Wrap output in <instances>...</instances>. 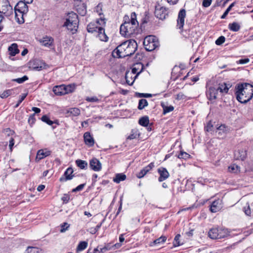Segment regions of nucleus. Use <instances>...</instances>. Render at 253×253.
Instances as JSON below:
<instances>
[{
	"label": "nucleus",
	"instance_id": "obj_1",
	"mask_svg": "<svg viewBox=\"0 0 253 253\" xmlns=\"http://www.w3.org/2000/svg\"><path fill=\"white\" fill-rule=\"evenodd\" d=\"M137 44L134 40L124 42L118 45L112 52L114 58H124L132 55L136 50Z\"/></svg>",
	"mask_w": 253,
	"mask_h": 253
},
{
	"label": "nucleus",
	"instance_id": "obj_2",
	"mask_svg": "<svg viewBox=\"0 0 253 253\" xmlns=\"http://www.w3.org/2000/svg\"><path fill=\"white\" fill-rule=\"evenodd\" d=\"M235 94L239 102L246 104L253 97V85L249 83L238 84L235 86Z\"/></svg>",
	"mask_w": 253,
	"mask_h": 253
},
{
	"label": "nucleus",
	"instance_id": "obj_3",
	"mask_svg": "<svg viewBox=\"0 0 253 253\" xmlns=\"http://www.w3.org/2000/svg\"><path fill=\"white\" fill-rule=\"evenodd\" d=\"M138 27L136 14L133 12L131 13L130 19L127 15L124 16V22L120 26V32H135Z\"/></svg>",
	"mask_w": 253,
	"mask_h": 253
},
{
	"label": "nucleus",
	"instance_id": "obj_4",
	"mask_svg": "<svg viewBox=\"0 0 253 253\" xmlns=\"http://www.w3.org/2000/svg\"><path fill=\"white\" fill-rule=\"evenodd\" d=\"M78 23V15L74 12H71L68 13L66 21L62 26L65 27L68 30L77 32Z\"/></svg>",
	"mask_w": 253,
	"mask_h": 253
},
{
	"label": "nucleus",
	"instance_id": "obj_5",
	"mask_svg": "<svg viewBox=\"0 0 253 253\" xmlns=\"http://www.w3.org/2000/svg\"><path fill=\"white\" fill-rule=\"evenodd\" d=\"M28 3L25 1H19L15 6V18L19 24L24 22L23 18L24 14H26L28 11Z\"/></svg>",
	"mask_w": 253,
	"mask_h": 253
},
{
	"label": "nucleus",
	"instance_id": "obj_6",
	"mask_svg": "<svg viewBox=\"0 0 253 253\" xmlns=\"http://www.w3.org/2000/svg\"><path fill=\"white\" fill-rule=\"evenodd\" d=\"M228 235V230L221 228H212L208 232V236L211 239H222Z\"/></svg>",
	"mask_w": 253,
	"mask_h": 253
},
{
	"label": "nucleus",
	"instance_id": "obj_7",
	"mask_svg": "<svg viewBox=\"0 0 253 253\" xmlns=\"http://www.w3.org/2000/svg\"><path fill=\"white\" fill-rule=\"evenodd\" d=\"M159 42L157 37L153 35L146 36L143 41V45L147 51H151L158 46Z\"/></svg>",
	"mask_w": 253,
	"mask_h": 253
},
{
	"label": "nucleus",
	"instance_id": "obj_8",
	"mask_svg": "<svg viewBox=\"0 0 253 253\" xmlns=\"http://www.w3.org/2000/svg\"><path fill=\"white\" fill-rule=\"evenodd\" d=\"M100 22L101 23L99 22V21H97L95 23H90L88 24L87 27V32H101L102 31L104 32L105 29L103 27V25H104L105 24L104 19L100 18Z\"/></svg>",
	"mask_w": 253,
	"mask_h": 253
},
{
	"label": "nucleus",
	"instance_id": "obj_9",
	"mask_svg": "<svg viewBox=\"0 0 253 253\" xmlns=\"http://www.w3.org/2000/svg\"><path fill=\"white\" fill-rule=\"evenodd\" d=\"M0 13L7 16L13 13L12 7L8 0H0Z\"/></svg>",
	"mask_w": 253,
	"mask_h": 253
},
{
	"label": "nucleus",
	"instance_id": "obj_10",
	"mask_svg": "<svg viewBox=\"0 0 253 253\" xmlns=\"http://www.w3.org/2000/svg\"><path fill=\"white\" fill-rule=\"evenodd\" d=\"M155 14L158 18L163 20L168 16V12L165 7L161 6L159 3H157L155 6Z\"/></svg>",
	"mask_w": 253,
	"mask_h": 253
},
{
	"label": "nucleus",
	"instance_id": "obj_11",
	"mask_svg": "<svg viewBox=\"0 0 253 253\" xmlns=\"http://www.w3.org/2000/svg\"><path fill=\"white\" fill-rule=\"evenodd\" d=\"M46 64L41 60H31L28 63V67L30 69L36 70L40 71L42 69L45 68Z\"/></svg>",
	"mask_w": 253,
	"mask_h": 253
},
{
	"label": "nucleus",
	"instance_id": "obj_12",
	"mask_svg": "<svg viewBox=\"0 0 253 253\" xmlns=\"http://www.w3.org/2000/svg\"><path fill=\"white\" fill-rule=\"evenodd\" d=\"M144 66L143 64L140 62H137L134 64L132 67L131 72L134 75L133 78L136 79L137 76L143 71Z\"/></svg>",
	"mask_w": 253,
	"mask_h": 253
},
{
	"label": "nucleus",
	"instance_id": "obj_13",
	"mask_svg": "<svg viewBox=\"0 0 253 253\" xmlns=\"http://www.w3.org/2000/svg\"><path fill=\"white\" fill-rule=\"evenodd\" d=\"M73 172L74 171L72 168H68L65 171L63 175L60 178L59 181L61 182H63L67 180H71L74 176V175L73 174Z\"/></svg>",
	"mask_w": 253,
	"mask_h": 253
},
{
	"label": "nucleus",
	"instance_id": "obj_14",
	"mask_svg": "<svg viewBox=\"0 0 253 253\" xmlns=\"http://www.w3.org/2000/svg\"><path fill=\"white\" fill-rule=\"evenodd\" d=\"M155 167L154 163L152 162L148 165L143 168L140 172L136 174V177L138 178L143 177L149 171L153 169Z\"/></svg>",
	"mask_w": 253,
	"mask_h": 253
},
{
	"label": "nucleus",
	"instance_id": "obj_15",
	"mask_svg": "<svg viewBox=\"0 0 253 253\" xmlns=\"http://www.w3.org/2000/svg\"><path fill=\"white\" fill-rule=\"evenodd\" d=\"M158 172L160 174V176L158 178V180L159 182H162L169 176V174L167 169L163 167H160L158 169Z\"/></svg>",
	"mask_w": 253,
	"mask_h": 253
},
{
	"label": "nucleus",
	"instance_id": "obj_16",
	"mask_svg": "<svg viewBox=\"0 0 253 253\" xmlns=\"http://www.w3.org/2000/svg\"><path fill=\"white\" fill-rule=\"evenodd\" d=\"M186 16V11L184 9H181L178 15V18L177 20V26L179 29L183 28L184 23V19Z\"/></svg>",
	"mask_w": 253,
	"mask_h": 253
},
{
	"label": "nucleus",
	"instance_id": "obj_17",
	"mask_svg": "<svg viewBox=\"0 0 253 253\" xmlns=\"http://www.w3.org/2000/svg\"><path fill=\"white\" fill-rule=\"evenodd\" d=\"M90 168L95 171H99L101 169L102 165L96 158L91 159L89 162Z\"/></svg>",
	"mask_w": 253,
	"mask_h": 253
},
{
	"label": "nucleus",
	"instance_id": "obj_18",
	"mask_svg": "<svg viewBox=\"0 0 253 253\" xmlns=\"http://www.w3.org/2000/svg\"><path fill=\"white\" fill-rule=\"evenodd\" d=\"M222 208V201L218 199L213 201L210 207V211L212 212H216Z\"/></svg>",
	"mask_w": 253,
	"mask_h": 253
},
{
	"label": "nucleus",
	"instance_id": "obj_19",
	"mask_svg": "<svg viewBox=\"0 0 253 253\" xmlns=\"http://www.w3.org/2000/svg\"><path fill=\"white\" fill-rule=\"evenodd\" d=\"M150 25L151 23L149 20V16L147 15H145L141 21L139 29L141 30V32H143L146 30L147 27L150 26Z\"/></svg>",
	"mask_w": 253,
	"mask_h": 253
},
{
	"label": "nucleus",
	"instance_id": "obj_20",
	"mask_svg": "<svg viewBox=\"0 0 253 253\" xmlns=\"http://www.w3.org/2000/svg\"><path fill=\"white\" fill-rule=\"evenodd\" d=\"M217 93L218 89L213 87H209L206 92L207 97L211 100L216 99Z\"/></svg>",
	"mask_w": 253,
	"mask_h": 253
},
{
	"label": "nucleus",
	"instance_id": "obj_21",
	"mask_svg": "<svg viewBox=\"0 0 253 253\" xmlns=\"http://www.w3.org/2000/svg\"><path fill=\"white\" fill-rule=\"evenodd\" d=\"M84 143L89 146H92L94 144V140L93 137L91 135L90 132H86L84 134Z\"/></svg>",
	"mask_w": 253,
	"mask_h": 253
},
{
	"label": "nucleus",
	"instance_id": "obj_22",
	"mask_svg": "<svg viewBox=\"0 0 253 253\" xmlns=\"http://www.w3.org/2000/svg\"><path fill=\"white\" fill-rule=\"evenodd\" d=\"M50 155V152L46 150H39L37 154L36 160L38 161Z\"/></svg>",
	"mask_w": 253,
	"mask_h": 253
},
{
	"label": "nucleus",
	"instance_id": "obj_23",
	"mask_svg": "<svg viewBox=\"0 0 253 253\" xmlns=\"http://www.w3.org/2000/svg\"><path fill=\"white\" fill-rule=\"evenodd\" d=\"M246 156V151L244 150H238L234 153V157L236 160L244 161Z\"/></svg>",
	"mask_w": 253,
	"mask_h": 253
},
{
	"label": "nucleus",
	"instance_id": "obj_24",
	"mask_svg": "<svg viewBox=\"0 0 253 253\" xmlns=\"http://www.w3.org/2000/svg\"><path fill=\"white\" fill-rule=\"evenodd\" d=\"M53 39L51 37L45 36L39 40L40 42L46 47H49L52 44Z\"/></svg>",
	"mask_w": 253,
	"mask_h": 253
},
{
	"label": "nucleus",
	"instance_id": "obj_25",
	"mask_svg": "<svg viewBox=\"0 0 253 253\" xmlns=\"http://www.w3.org/2000/svg\"><path fill=\"white\" fill-rule=\"evenodd\" d=\"M231 87V85L229 83H222L219 84V86L217 88L218 91L221 93H227L229 89Z\"/></svg>",
	"mask_w": 253,
	"mask_h": 253
},
{
	"label": "nucleus",
	"instance_id": "obj_26",
	"mask_svg": "<svg viewBox=\"0 0 253 253\" xmlns=\"http://www.w3.org/2000/svg\"><path fill=\"white\" fill-rule=\"evenodd\" d=\"M53 91L57 95H65L64 85L62 84L54 86L53 88Z\"/></svg>",
	"mask_w": 253,
	"mask_h": 253
},
{
	"label": "nucleus",
	"instance_id": "obj_27",
	"mask_svg": "<svg viewBox=\"0 0 253 253\" xmlns=\"http://www.w3.org/2000/svg\"><path fill=\"white\" fill-rule=\"evenodd\" d=\"M135 75H133V73L131 72L127 71L126 73L125 79L126 82L129 85L133 84L135 79L133 78Z\"/></svg>",
	"mask_w": 253,
	"mask_h": 253
},
{
	"label": "nucleus",
	"instance_id": "obj_28",
	"mask_svg": "<svg viewBox=\"0 0 253 253\" xmlns=\"http://www.w3.org/2000/svg\"><path fill=\"white\" fill-rule=\"evenodd\" d=\"M81 113L80 110L77 108H71L67 111V116H78Z\"/></svg>",
	"mask_w": 253,
	"mask_h": 253
},
{
	"label": "nucleus",
	"instance_id": "obj_29",
	"mask_svg": "<svg viewBox=\"0 0 253 253\" xmlns=\"http://www.w3.org/2000/svg\"><path fill=\"white\" fill-rule=\"evenodd\" d=\"M9 53L11 56H15L19 52L17 45L16 43H13L8 47Z\"/></svg>",
	"mask_w": 253,
	"mask_h": 253
},
{
	"label": "nucleus",
	"instance_id": "obj_30",
	"mask_svg": "<svg viewBox=\"0 0 253 253\" xmlns=\"http://www.w3.org/2000/svg\"><path fill=\"white\" fill-rule=\"evenodd\" d=\"M126 179V175L124 173H118L116 174L113 178V181L116 183H119L121 181H124Z\"/></svg>",
	"mask_w": 253,
	"mask_h": 253
},
{
	"label": "nucleus",
	"instance_id": "obj_31",
	"mask_svg": "<svg viewBox=\"0 0 253 253\" xmlns=\"http://www.w3.org/2000/svg\"><path fill=\"white\" fill-rule=\"evenodd\" d=\"M75 162L77 166L81 169H86L87 163L85 161L78 159Z\"/></svg>",
	"mask_w": 253,
	"mask_h": 253
},
{
	"label": "nucleus",
	"instance_id": "obj_32",
	"mask_svg": "<svg viewBox=\"0 0 253 253\" xmlns=\"http://www.w3.org/2000/svg\"><path fill=\"white\" fill-rule=\"evenodd\" d=\"M87 245L88 243L86 241L80 242L77 247L76 252L79 253L83 251L87 248Z\"/></svg>",
	"mask_w": 253,
	"mask_h": 253
},
{
	"label": "nucleus",
	"instance_id": "obj_33",
	"mask_svg": "<svg viewBox=\"0 0 253 253\" xmlns=\"http://www.w3.org/2000/svg\"><path fill=\"white\" fill-rule=\"evenodd\" d=\"M228 27L230 30L234 32H237L240 30V25L237 22H233L228 25Z\"/></svg>",
	"mask_w": 253,
	"mask_h": 253
},
{
	"label": "nucleus",
	"instance_id": "obj_34",
	"mask_svg": "<svg viewBox=\"0 0 253 253\" xmlns=\"http://www.w3.org/2000/svg\"><path fill=\"white\" fill-rule=\"evenodd\" d=\"M76 88L75 84H69L68 85H64L65 94L73 92Z\"/></svg>",
	"mask_w": 253,
	"mask_h": 253
},
{
	"label": "nucleus",
	"instance_id": "obj_35",
	"mask_svg": "<svg viewBox=\"0 0 253 253\" xmlns=\"http://www.w3.org/2000/svg\"><path fill=\"white\" fill-rule=\"evenodd\" d=\"M161 106L163 109V114L164 115L172 111L174 109V107L172 106H166L164 103H162Z\"/></svg>",
	"mask_w": 253,
	"mask_h": 253
},
{
	"label": "nucleus",
	"instance_id": "obj_36",
	"mask_svg": "<svg viewBox=\"0 0 253 253\" xmlns=\"http://www.w3.org/2000/svg\"><path fill=\"white\" fill-rule=\"evenodd\" d=\"M243 211L247 215L253 217V209L251 210L248 203H247L246 206L244 207Z\"/></svg>",
	"mask_w": 253,
	"mask_h": 253
},
{
	"label": "nucleus",
	"instance_id": "obj_37",
	"mask_svg": "<svg viewBox=\"0 0 253 253\" xmlns=\"http://www.w3.org/2000/svg\"><path fill=\"white\" fill-rule=\"evenodd\" d=\"M149 123V118L147 116H144L141 118L139 120V124L143 126H147Z\"/></svg>",
	"mask_w": 253,
	"mask_h": 253
},
{
	"label": "nucleus",
	"instance_id": "obj_38",
	"mask_svg": "<svg viewBox=\"0 0 253 253\" xmlns=\"http://www.w3.org/2000/svg\"><path fill=\"white\" fill-rule=\"evenodd\" d=\"M148 105V102L145 99H141L139 101L138 109L139 110H142L145 107L147 106Z\"/></svg>",
	"mask_w": 253,
	"mask_h": 253
},
{
	"label": "nucleus",
	"instance_id": "obj_39",
	"mask_svg": "<svg viewBox=\"0 0 253 253\" xmlns=\"http://www.w3.org/2000/svg\"><path fill=\"white\" fill-rule=\"evenodd\" d=\"M96 37L101 41L107 42L108 40V37L106 33H98Z\"/></svg>",
	"mask_w": 253,
	"mask_h": 253
},
{
	"label": "nucleus",
	"instance_id": "obj_40",
	"mask_svg": "<svg viewBox=\"0 0 253 253\" xmlns=\"http://www.w3.org/2000/svg\"><path fill=\"white\" fill-rule=\"evenodd\" d=\"M228 169L230 172L236 173L240 171V167L236 165L233 164L228 167Z\"/></svg>",
	"mask_w": 253,
	"mask_h": 253
},
{
	"label": "nucleus",
	"instance_id": "obj_41",
	"mask_svg": "<svg viewBox=\"0 0 253 253\" xmlns=\"http://www.w3.org/2000/svg\"><path fill=\"white\" fill-rule=\"evenodd\" d=\"M167 240V237L166 236H161L160 238L156 239L153 242L154 245H159L162 243H164Z\"/></svg>",
	"mask_w": 253,
	"mask_h": 253
},
{
	"label": "nucleus",
	"instance_id": "obj_42",
	"mask_svg": "<svg viewBox=\"0 0 253 253\" xmlns=\"http://www.w3.org/2000/svg\"><path fill=\"white\" fill-rule=\"evenodd\" d=\"M12 90L8 89L4 91L0 94V97L2 98H5L10 95L12 93Z\"/></svg>",
	"mask_w": 253,
	"mask_h": 253
},
{
	"label": "nucleus",
	"instance_id": "obj_43",
	"mask_svg": "<svg viewBox=\"0 0 253 253\" xmlns=\"http://www.w3.org/2000/svg\"><path fill=\"white\" fill-rule=\"evenodd\" d=\"M235 2L232 3L226 9V10L225 11L223 15L221 16V18L224 19L225 18L229 12L231 10V8L234 6Z\"/></svg>",
	"mask_w": 253,
	"mask_h": 253
},
{
	"label": "nucleus",
	"instance_id": "obj_44",
	"mask_svg": "<svg viewBox=\"0 0 253 253\" xmlns=\"http://www.w3.org/2000/svg\"><path fill=\"white\" fill-rule=\"evenodd\" d=\"M41 120L42 121L46 123L47 124H48V125H50V126L52 125L54 123V122L50 120L49 119V118L46 115L43 116L42 117Z\"/></svg>",
	"mask_w": 253,
	"mask_h": 253
},
{
	"label": "nucleus",
	"instance_id": "obj_45",
	"mask_svg": "<svg viewBox=\"0 0 253 253\" xmlns=\"http://www.w3.org/2000/svg\"><path fill=\"white\" fill-rule=\"evenodd\" d=\"M137 135H138L137 131L135 129H132L131 134L127 136V139L132 140L136 138Z\"/></svg>",
	"mask_w": 253,
	"mask_h": 253
},
{
	"label": "nucleus",
	"instance_id": "obj_46",
	"mask_svg": "<svg viewBox=\"0 0 253 253\" xmlns=\"http://www.w3.org/2000/svg\"><path fill=\"white\" fill-rule=\"evenodd\" d=\"M28 80V77L27 76H24L22 78L13 79L12 81L17 82L18 84H22Z\"/></svg>",
	"mask_w": 253,
	"mask_h": 253
},
{
	"label": "nucleus",
	"instance_id": "obj_47",
	"mask_svg": "<svg viewBox=\"0 0 253 253\" xmlns=\"http://www.w3.org/2000/svg\"><path fill=\"white\" fill-rule=\"evenodd\" d=\"M190 155L187 153L186 152L183 151H180V154L178 155V158L179 159H187L190 158Z\"/></svg>",
	"mask_w": 253,
	"mask_h": 253
},
{
	"label": "nucleus",
	"instance_id": "obj_48",
	"mask_svg": "<svg viewBox=\"0 0 253 253\" xmlns=\"http://www.w3.org/2000/svg\"><path fill=\"white\" fill-rule=\"evenodd\" d=\"M113 248L110 244H107L105 247L100 248V252L102 253H105L107 251L111 250Z\"/></svg>",
	"mask_w": 253,
	"mask_h": 253
},
{
	"label": "nucleus",
	"instance_id": "obj_49",
	"mask_svg": "<svg viewBox=\"0 0 253 253\" xmlns=\"http://www.w3.org/2000/svg\"><path fill=\"white\" fill-rule=\"evenodd\" d=\"M180 237V234H177L175 236L174 239L173 243V246L174 247L179 246L181 245V244H180V241H179Z\"/></svg>",
	"mask_w": 253,
	"mask_h": 253
},
{
	"label": "nucleus",
	"instance_id": "obj_50",
	"mask_svg": "<svg viewBox=\"0 0 253 253\" xmlns=\"http://www.w3.org/2000/svg\"><path fill=\"white\" fill-rule=\"evenodd\" d=\"M225 38L224 36H220L219 37L216 41H215V44L217 45H220L222 43H223L225 42Z\"/></svg>",
	"mask_w": 253,
	"mask_h": 253
},
{
	"label": "nucleus",
	"instance_id": "obj_51",
	"mask_svg": "<svg viewBox=\"0 0 253 253\" xmlns=\"http://www.w3.org/2000/svg\"><path fill=\"white\" fill-rule=\"evenodd\" d=\"M26 252L27 253H38V249L35 247H28Z\"/></svg>",
	"mask_w": 253,
	"mask_h": 253
},
{
	"label": "nucleus",
	"instance_id": "obj_52",
	"mask_svg": "<svg viewBox=\"0 0 253 253\" xmlns=\"http://www.w3.org/2000/svg\"><path fill=\"white\" fill-rule=\"evenodd\" d=\"M27 93H23L21 95H20V98L17 102V103L16 104V105H15V107H18L19 106V105L20 104V103L24 100V99L26 98V97L27 96Z\"/></svg>",
	"mask_w": 253,
	"mask_h": 253
},
{
	"label": "nucleus",
	"instance_id": "obj_53",
	"mask_svg": "<svg viewBox=\"0 0 253 253\" xmlns=\"http://www.w3.org/2000/svg\"><path fill=\"white\" fill-rule=\"evenodd\" d=\"M136 95L138 97H150L152 96V94L149 93L136 92Z\"/></svg>",
	"mask_w": 253,
	"mask_h": 253
},
{
	"label": "nucleus",
	"instance_id": "obj_54",
	"mask_svg": "<svg viewBox=\"0 0 253 253\" xmlns=\"http://www.w3.org/2000/svg\"><path fill=\"white\" fill-rule=\"evenodd\" d=\"M85 185V183L81 184L79 185V186H78L76 188L73 189L72 190V192H76L77 191H81L84 188Z\"/></svg>",
	"mask_w": 253,
	"mask_h": 253
},
{
	"label": "nucleus",
	"instance_id": "obj_55",
	"mask_svg": "<svg viewBox=\"0 0 253 253\" xmlns=\"http://www.w3.org/2000/svg\"><path fill=\"white\" fill-rule=\"evenodd\" d=\"M61 199L64 203L66 204L69 202L70 200V196L68 194H65L63 195Z\"/></svg>",
	"mask_w": 253,
	"mask_h": 253
},
{
	"label": "nucleus",
	"instance_id": "obj_56",
	"mask_svg": "<svg viewBox=\"0 0 253 253\" xmlns=\"http://www.w3.org/2000/svg\"><path fill=\"white\" fill-rule=\"evenodd\" d=\"M69 226L67 223H64V224L61 225L60 232L63 233L65 232L68 229Z\"/></svg>",
	"mask_w": 253,
	"mask_h": 253
},
{
	"label": "nucleus",
	"instance_id": "obj_57",
	"mask_svg": "<svg viewBox=\"0 0 253 253\" xmlns=\"http://www.w3.org/2000/svg\"><path fill=\"white\" fill-rule=\"evenodd\" d=\"M211 1L212 0H203L202 5L205 7H208L211 4Z\"/></svg>",
	"mask_w": 253,
	"mask_h": 253
},
{
	"label": "nucleus",
	"instance_id": "obj_58",
	"mask_svg": "<svg viewBox=\"0 0 253 253\" xmlns=\"http://www.w3.org/2000/svg\"><path fill=\"white\" fill-rule=\"evenodd\" d=\"M95 11L99 15H101L102 13H101L102 11V5L99 3L98 4L95 8Z\"/></svg>",
	"mask_w": 253,
	"mask_h": 253
},
{
	"label": "nucleus",
	"instance_id": "obj_59",
	"mask_svg": "<svg viewBox=\"0 0 253 253\" xmlns=\"http://www.w3.org/2000/svg\"><path fill=\"white\" fill-rule=\"evenodd\" d=\"M3 132L5 134L8 136L12 135L13 133H14V131L11 130L9 128H7L4 129Z\"/></svg>",
	"mask_w": 253,
	"mask_h": 253
},
{
	"label": "nucleus",
	"instance_id": "obj_60",
	"mask_svg": "<svg viewBox=\"0 0 253 253\" xmlns=\"http://www.w3.org/2000/svg\"><path fill=\"white\" fill-rule=\"evenodd\" d=\"M86 100L88 102H94L98 101V99L96 97H87Z\"/></svg>",
	"mask_w": 253,
	"mask_h": 253
},
{
	"label": "nucleus",
	"instance_id": "obj_61",
	"mask_svg": "<svg viewBox=\"0 0 253 253\" xmlns=\"http://www.w3.org/2000/svg\"><path fill=\"white\" fill-rule=\"evenodd\" d=\"M250 60L249 58L242 59L239 60L238 62L239 64H245L249 62Z\"/></svg>",
	"mask_w": 253,
	"mask_h": 253
},
{
	"label": "nucleus",
	"instance_id": "obj_62",
	"mask_svg": "<svg viewBox=\"0 0 253 253\" xmlns=\"http://www.w3.org/2000/svg\"><path fill=\"white\" fill-rule=\"evenodd\" d=\"M247 38V41L253 40V33H249L247 36H245Z\"/></svg>",
	"mask_w": 253,
	"mask_h": 253
},
{
	"label": "nucleus",
	"instance_id": "obj_63",
	"mask_svg": "<svg viewBox=\"0 0 253 253\" xmlns=\"http://www.w3.org/2000/svg\"><path fill=\"white\" fill-rule=\"evenodd\" d=\"M88 231L90 232V233H91L92 234H94L97 232V231L96 230L95 227L90 228L88 229Z\"/></svg>",
	"mask_w": 253,
	"mask_h": 253
},
{
	"label": "nucleus",
	"instance_id": "obj_64",
	"mask_svg": "<svg viewBox=\"0 0 253 253\" xmlns=\"http://www.w3.org/2000/svg\"><path fill=\"white\" fill-rule=\"evenodd\" d=\"M212 127V126L210 123H209L205 127V129L207 131H210L211 130Z\"/></svg>",
	"mask_w": 253,
	"mask_h": 253
}]
</instances>
